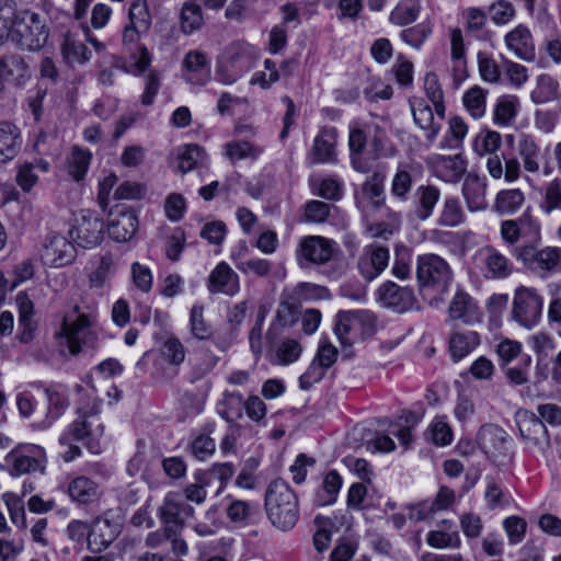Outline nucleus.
Wrapping results in <instances>:
<instances>
[{
	"instance_id": "4be33fe9",
	"label": "nucleus",
	"mask_w": 561,
	"mask_h": 561,
	"mask_svg": "<svg viewBox=\"0 0 561 561\" xmlns=\"http://www.w3.org/2000/svg\"><path fill=\"white\" fill-rule=\"evenodd\" d=\"M449 317L465 324H476L482 321L483 312L477 301L466 291L458 290L448 307Z\"/></svg>"
},
{
	"instance_id": "473e14b6",
	"label": "nucleus",
	"mask_w": 561,
	"mask_h": 561,
	"mask_svg": "<svg viewBox=\"0 0 561 561\" xmlns=\"http://www.w3.org/2000/svg\"><path fill=\"white\" fill-rule=\"evenodd\" d=\"M414 123L425 131L426 140L432 144L440 130V124L435 122L432 107L422 99L410 101Z\"/></svg>"
},
{
	"instance_id": "423d86ee",
	"label": "nucleus",
	"mask_w": 561,
	"mask_h": 561,
	"mask_svg": "<svg viewBox=\"0 0 561 561\" xmlns=\"http://www.w3.org/2000/svg\"><path fill=\"white\" fill-rule=\"evenodd\" d=\"M103 433L104 426L102 423H95L77 415V419L59 436V444L68 447V450L62 454V459L66 462L72 461L81 454L80 447L76 445L77 442L85 439L92 442L100 438Z\"/></svg>"
},
{
	"instance_id": "b1692460",
	"label": "nucleus",
	"mask_w": 561,
	"mask_h": 561,
	"mask_svg": "<svg viewBox=\"0 0 561 561\" xmlns=\"http://www.w3.org/2000/svg\"><path fill=\"white\" fill-rule=\"evenodd\" d=\"M505 45L516 58L533 61L536 57L535 43L529 28L523 24L517 25L504 37Z\"/></svg>"
},
{
	"instance_id": "393cba45",
	"label": "nucleus",
	"mask_w": 561,
	"mask_h": 561,
	"mask_svg": "<svg viewBox=\"0 0 561 561\" xmlns=\"http://www.w3.org/2000/svg\"><path fill=\"white\" fill-rule=\"evenodd\" d=\"M184 79L204 85L210 78V59L201 50H190L182 62Z\"/></svg>"
},
{
	"instance_id": "bf43d9fd",
	"label": "nucleus",
	"mask_w": 561,
	"mask_h": 561,
	"mask_svg": "<svg viewBox=\"0 0 561 561\" xmlns=\"http://www.w3.org/2000/svg\"><path fill=\"white\" fill-rule=\"evenodd\" d=\"M194 483H190L183 489V495L186 501L202 504L207 496L206 488L209 484L208 474L205 471H198L194 474Z\"/></svg>"
},
{
	"instance_id": "a18cd8bd",
	"label": "nucleus",
	"mask_w": 561,
	"mask_h": 561,
	"mask_svg": "<svg viewBox=\"0 0 561 561\" xmlns=\"http://www.w3.org/2000/svg\"><path fill=\"white\" fill-rule=\"evenodd\" d=\"M204 158V149L196 144L183 145L176 149L178 169L182 173H187L197 168Z\"/></svg>"
},
{
	"instance_id": "e2e57ef3",
	"label": "nucleus",
	"mask_w": 561,
	"mask_h": 561,
	"mask_svg": "<svg viewBox=\"0 0 561 561\" xmlns=\"http://www.w3.org/2000/svg\"><path fill=\"white\" fill-rule=\"evenodd\" d=\"M262 153V148L249 141H231L225 146V154L232 161L242 159H256Z\"/></svg>"
},
{
	"instance_id": "72a5a7b5",
	"label": "nucleus",
	"mask_w": 561,
	"mask_h": 561,
	"mask_svg": "<svg viewBox=\"0 0 561 561\" xmlns=\"http://www.w3.org/2000/svg\"><path fill=\"white\" fill-rule=\"evenodd\" d=\"M22 135L20 128L9 122H0V163L12 161L20 152Z\"/></svg>"
},
{
	"instance_id": "de8ad7c7",
	"label": "nucleus",
	"mask_w": 561,
	"mask_h": 561,
	"mask_svg": "<svg viewBox=\"0 0 561 561\" xmlns=\"http://www.w3.org/2000/svg\"><path fill=\"white\" fill-rule=\"evenodd\" d=\"M558 95L559 82L549 75H540L530 98L534 103L543 104L556 100Z\"/></svg>"
},
{
	"instance_id": "49530a36",
	"label": "nucleus",
	"mask_w": 561,
	"mask_h": 561,
	"mask_svg": "<svg viewBox=\"0 0 561 561\" xmlns=\"http://www.w3.org/2000/svg\"><path fill=\"white\" fill-rule=\"evenodd\" d=\"M244 399L237 391H225L219 404V413L227 422H236L243 416Z\"/></svg>"
},
{
	"instance_id": "6ab92c4d",
	"label": "nucleus",
	"mask_w": 561,
	"mask_h": 561,
	"mask_svg": "<svg viewBox=\"0 0 561 561\" xmlns=\"http://www.w3.org/2000/svg\"><path fill=\"white\" fill-rule=\"evenodd\" d=\"M47 407L44 412H37L42 420L35 424L37 428L49 427L57 419H59L69 405L67 390L61 385H53L44 390Z\"/></svg>"
},
{
	"instance_id": "a19ab883",
	"label": "nucleus",
	"mask_w": 561,
	"mask_h": 561,
	"mask_svg": "<svg viewBox=\"0 0 561 561\" xmlns=\"http://www.w3.org/2000/svg\"><path fill=\"white\" fill-rule=\"evenodd\" d=\"M76 389L78 392H83L77 405V415L101 423L99 414L101 413L102 399L98 397L95 388L83 389L82 386L77 385Z\"/></svg>"
},
{
	"instance_id": "79ce46f5",
	"label": "nucleus",
	"mask_w": 561,
	"mask_h": 561,
	"mask_svg": "<svg viewBox=\"0 0 561 561\" xmlns=\"http://www.w3.org/2000/svg\"><path fill=\"white\" fill-rule=\"evenodd\" d=\"M91 159L92 153L88 149H83L79 146L72 147L67 158L68 174L77 182L83 180L90 167Z\"/></svg>"
},
{
	"instance_id": "39448f33",
	"label": "nucleus",
	"mask_w": 561,
	"mask_h": 561,
	"mask_svg": "<svg viewBox=\"0 0 561 561\" xmlns=\"http://www.w3.org/2000/svg\"><path fill=\"white\" fill-rule=\"evenodd\" d=\"M515 255L528 270L547 277L561 273V248L522 245L515 249Z\"/></svg>"
},
{
	"instance_id": "8fccbe9b",
	"label": "nucleus",
	"mask_w": 561,
	"mask_h": 561,
	"mask_svg": "<svg viewBox=\"0 0 561 561\" xmlns=\"http://www.w3.org/2000/svg\"><path fill=\"white\" fill-rule=\"evenodd\" d=\"M202 8L193 2H185L180 14V25L184 34H192L203 25Z\"/></svg>"
},
{
	"instance_id": "603ef678",
	"label": "nucleus",
	"mask_w": 561,
	"mask_h": 561,
	"mask_svg": "<svg viewBox=\"0 0 561 561\" xmlns=\"http://www.w3.org/2000/svg\"><path fill=\"white\" fill-rule=\"evenodd\" d=\"M540 209L550 215L554 210H561V180L553 179L542 187Z\"/></svg>"
},
{
	"instance_id": "0e129e2a",
	"label": "nucleus",
	"mask_w": 561,
	"mask_h": 561,
	"mask_svg": "<svg viewBox=\"0 0 561 561\" xmlns=\"http://www.w3.org/2000/svg\"><path fill=\"white\" fill-rule=\"evenodd\" d=\"M114 273L113 255L106 253L99 259V263L89 276L90 286L101 288Z\"/></svg>"
},
{
	"instance_id": "9b49d317",
	"label": "nucleus",
	"mask_w": 561,
	"mask_h": 561,
	"mask_svg": "<svg viewBox=\"0 0 561 561\" xmlns=\"http://www.w3.org/2000/svg\"><path fill=\"white\" fill-rule=\"evenodd\" d=\"M516 422L527 448L543 453L550 446L546 425L535 413L520 411L516 414Z\"/></svg>"
},
{
	"instance_id": "5fc2aeb1",
	"label": "nucleus",
	"mask_w": 561,
	"mask_h": 561,
	"mask_svg": "<svg viewBox=\"0 0 561 561\" xmlns=\"http://www.w3.org/2000/svg\"><path fill=\"white\" fill-rule=\"evenodd\" d=\"M190 331L196 340H208L213 335L211 327L204 319V307L194 305L190 311Z\"/></svg>"
},
{
	"instance_id": "37998d69",
	"label": "nucleus",
	"mask_w": 561,
	"mask_h": 561,
	"mask_svg": "<svg viewBox=\"0 0 561 561\" xmlns=\"http://www.w3.org/2000/svg\"><path fill=\"white\" fill-rule=\"evenodd\" d=\"M524 202L525 195L519 188L502 190L496 194L494 210L500 215H513Z\"/></svg>"
},
{
	"instance_id": "ea45409f",
	"label": "nucleus",
	"mask_w": 561,
	"mask_h": 561,
	"mask_svg": "<svg viewBox=\"0 0 561 561\" xmlns=\"http://www.w3.org/2000/svg\"><path fill=\"white\" fill-rule=\"evenodd\" d=\"M61 54L65 61L70 66L85 64L91 57V53L83 42L77 39L71 32L64 36Z\"/></svg>"
},
{
	"instance_id": "20e7f679",
	"label": "nucleus",
	"mask_w": 561,
	"mask_h": 561,
	"mask_svg": "<svg viewBox=\"0 0 561 561\" xmlns=\"http://www.w3.org/2000/svg\"><path fill=\"white\" fill-rule=\"evenodd\" d=\"M416 278L424 294L430 290L446 293L453 280V272L443 257L427 253L417 256Z\"/></svg>"
},
{
	"instance_id": "f3484780",
	"label": "nucleus",
	"mask_w": 561,
	"mask_h": 561,
	"mask_svg": "<svg viewBox=\"0 0 561 561\" xmlns=\"http://www.w3.org/2000/svg\"><path fill=\"white\" fill-rule=\"evenodd\" d=\"M75 257V245L66 237L51 234L47 238L42 252V260L46 265L61 267L70 264Z\"/></svg>"
},
{
	"instance_id": "09e8293b",
	"label": "nucleus",
	"mask_w": 561,
	"mask_h": 561,
	"mask_svg": "<svg viewBox=\"0 0 561 561\" xmlns=\"http://www.w3.org/2000/svg\"><path fill=\"white\" fill-rule=\"evenodd\" d=\"M420 13L419 0H401L391 11L389 20L398 26L413 23Z\"/></svg>"
},
{
	"instance_id": "aec40b11",
	"label": "nucleus",
	"mask_w": 561,
	"mask_h": 561,
	"mask_svg": "<svg viewBox=\"0 0 561 561\" xmlns=\"http://www.w3.org/2000/svg\"><path fill=\"white\" fill-rule=\"evenodd\" d=\"M121 533V524L108 518L107 514L98 517L88 534V547L93 552H101L110 547Z\"/></svg>"
},
{
	"instance_id": "680f3d73",
	"label": "nucleus",
	"mask_w": 561,
	"mask_h": 561,
	"mask_svg": "<svg viewBox=\"0 0 561 561\" xmlns=\"http://www.w3.org/2000/svg\"><path fill=\"white\" fill-rule=\"evenodd\" d=\"M129 24L138 31H149L151 26V15L148 9L146 0H135L130 4L129 12Z\"/></svg>"
},
{
	"instance_id": "5701e85b",
	"label": "nucleus",
	"mask_w": 561,
	"mask_h": 561,
	"mask_svg": "<svg viewBox=\"0 0 561 561\" xmlns=\"http://www.w3.org/2000/svg\"><path fill=\"white\" fill-rule=\"evenodd\" d=\"M208 290L211 294L234 296L240 290L239 275L227 264L220 262L209 274Z\"/></svg>"
},
{
	"instance_id": "dca6fc26",
	"label": "nucleus",
	"mask_w": 561,
	"mask_h": 561,
	"mask_svg": "<svg viewBox=\"0 0 561 561\" xmlns=\"http://www.w3.org/2000/svg\"><path fill=\"white\" fill-rule=\"evenodd\" d=\"M30 78V66L21 55L7 54L0 57V92L8 85L22 88Z\"/></svg>"
},
{
	"instance_id": "2f4dec72",
	"label": "nucleus",
	"mask_w": 561,
	"mask_h": 561,
	"mask_svg": "<svg viewBox=\"0 0 561 561\" xmlns=\"http://www.w3.org/2000/svg\"><path fill=\"white\" fill-rule=\"evenodd\" d=\"M67 491L72 501L82 505L96 502L102 494L99 483L85 476L70 479Z\"/></svg>"
},
{
	"instance_id": "412c9836",
	"label": "nucleus",
	"mask_w": 561,
	"mask_h": 561,
	"mask_svg": "<svg viewBox=\"0 0 561 561\" xmlns=\"http://www.w3.org/2000/svg\"><path fill=\"white\" fill-rule=\"evenodd\" d=\"M337 142V130L335 127L325 126L320 129L313 140L308 156L311 164L331 163L336 160L335 146Z\"/></svg>"
},
{
	"instance_id": "c9c22d12",
	"label": "nucleus",
	"mask_w": 561,
	"mask_h": 561,
	"mask_svg": "<svg viewBox=\"0 0 561 561\" xmlns=\"http://www.w3.org/2000/svg\"><path fill=\"white\" fill-rule=\"evenodd\" d=\"M467 215L457 196H446L437 216V225L444 228H457L463 225Z\"/></svg>"
},
{
	"instance_id": "6e6552de",
	"label": "nucleus",
	"mask_w": 561,
	"mask_h": 561,
	"mask_svg": "<svg viewBox=\"0 0 561 561\" xmlns=\"http://www.w3.org/2000/svg\"><path fill=\"white\" fill-rule=\"evenodd\" d=\"M542 297L534 288H517L513 299V319L522 327L531 329L542 313Z\"/></svg>"
},
{
	"instance_id": "f257e3e1",
	"label": "nucleus",
	"mask_w": 561,
	"mask_h": 561,
	"mask_svg": "<svg viewBox=\"0 0 561 561\" xmlns=\"http://www.w3.org/2000/svg\"><path fill=\"white\" fill-rule=\"evenodd\" d=\"M48 36L49 31L39 14L18 11L14 0H0V45L11 39L22 49L38 50Z\"/></svg>"
},
{
	"instance_id": "c85d7f7f",
	"label": "nucleus",
	"mask_w": 561,
	"mask_h": 561,
	"mask_svg": "<svg viewBox=\"0 0 561 561\" xmlns=\"http://www.w3.org/2000/svg\"><path fill=\"white\" fill-rule=\"evenodd\" d=\"M147 31H138L133 25L127 24L123 32V45L133 54L135 59L134 73H144L151 62V57L148 49L145 46L137 47L138 41L141 35L146 34Z\"/></svg>"
},
{
	"instance_id": "a211bd4d",
	"label": "nucleus",
	"mask_w": 561,
	"mask_h": 561,
	"mask_svg": "<svg viewBox=\"0 0 561 561\" xmlns=\"http://www.w3.org/2000/svg\"><path fill=\"white\" fill-rule=\"evenodd\" d=\"M477 257L480 261L481 270L486 278H506L514 271L513 262L494 247L488 245L482 248Z\"/></svg>"
},
{
	"instance_id": "3c124183",
	"label": "nucleus",
	"mask_w": 561,
	"mask_h": 561,
	"mask_svg": "<svg viewBox=\"0 0 561 561\" xmlns=\"http://www.w3.org/2000/svg\"><path fill=\"white\" fill-rule=\"evenodd\" d=\"M424 91L428 100L433 103L434 110L440 118L445 115L444 92L434 72H427L424 78Z\"/></svg>"
},
{
	"instance_id": "13d9d810",
	"label": "nucleus",
	"mask_w": 561,
	"mask_h": 561,
	"mask_svg": "<svg viewBox=\"0 0 561 561\" xmlns=\"http://www.w3.org/2000/svg\"><path fill=\"white\" fill-rule=\"evenodd\" d=\"M2 500L10 514L11 522L20 529L26 528V516L22 496L14 492H5Z\"/></svg>"
},
{
	"instance_id": "7c9ffc66",
	"label": "nucleus",
	"mask_w": 561,
	"mask_h": 561,
	"mask_svg": "<svg viewBox=\"0 0 561 561\" xmlns=\"http://www.w3.org/2000/svg\"><path fill=\"white\" fill-rule=\"evenodd\" d=\"M507 439L506 432L495 424H484L477 433V444L488 456H495L504 450Z\"/></svg>"
},
{
	"instance_id": "4468645a",
	"label": "nucleus",
	"mask_w": 561,
	"mask_h": 561,
	"mask_svg": "<svg viewBox=\"0 0 561 561\" xmlns=\"http://www.w3.org/2000/svg\"><path fill=\"white\" fill-rule=\"evenodd\" d=\"M104 224L90 210H81L76 225L70 230L71 237L82 248H93L103 239Z\"/></svg>"
},
{
	"instance_id": "a878e982",
	"label": "nucleus",
	"mask_w": 561,
	"mask_h": 561,
	"mask_svg": "<svg viewBox=\"0 0 561 561\" xmlns=\"http://www.w3.org/2000/svg\"><path fill=\"white\" fill-rule=\"evenodd\" d=\"M112 218L107 225L111 239L117 242L129 241L138 230V217L131 209H121L111 213Z\"/></svg>"
},
{
	"instance_id": "338daca9",
	"label": "nucleus",
	"mask_w": 561,
	"mask_h": 561,
	"mask_svg": "<svg viewBox=\"0 0 561 561\" xmlns=\"http://www.w3.org/2000/svg\"><path fill=\"white\" fill-rule=\"evenodd\" d=\"M531 366V357L528 354L520 355L517 364L506 366L505 375L514 385H524L528 382L529 370Z\"/></svg>"
},
{
	"instance_id": "e433bc0d",
	"label": "nucleus",
	"mask_w": 561,
	"mask_h": 561,
	"mask_svg": "<svg viewBox=\"0 0 561 561\" xmlns=\"http://www.w3.org/2000/svg\"><path fill=\"white\" fill-rule=\"evenodd\" d=\"M480 344V336L476 331L454 332L449 337V353L454 362L468 356Z\"/></svg>"
},
{
	"instance_id": "cd10ccee",
	"label": "nucleus",
	"mask_w": 561,
	"mask_h": 561,
	"mask_svg": "<svg viewBox=\"0 0 561 561\" xmlns=\"http://www.w3.org/2000/svg\"><path fill=\"white\" fill-rule=\"evenodd\" d=\"M439 199L440 190L437 186L433 184L417 186L412 196L414 217L421 221L431 218Z\"/></svg>"
},
{
	"instance_id": "7ed1b4c3",
	"label": "nucleus",
	"mask_w": 561,
	"mask_h": 561,
	"mask_svg": "<svg viewBox=\"0 0 561 561\" xmlns=\"http://www.w3.org/2000/svg\"><path fill=\"white\" fill-rule=\"evenodd\" d=\"M265 510L271 523L280 530L291 529L299 519L298 499L287 482L276 479L265 493Z\"/></svg>"
},
{
	"instance_id": "4c0bfd02",
	"label": "nucleus",
	"mask_w": 561,
	"mask_h": 561,
	"mask_svg": "<svg viewBox=\"0 0 561 561\" xmlns=\"http://www.w3.org/2000/svg\"><path fill=\"white\" fill-rule=\"evenodd\" d=\"M517 150L523 161L524 170L528 173H538L543 154L534 138L527 135L522 136L518 140Z\"/></svg>"
},
{
	"instance_id": "6e6d98bb",
	"label": "nucleus",
	"mask_w": 561,
	"mask_h": 561,
	"mask_svg": "<svg viewBox=\"0 0 561 561\" xmlns=\"http://www.w3.org/2000/svg\"><path fill=\"white\" fill-rule=\"evenodd\" d=\"M413 185L411 172L405 168H399L391 181V195L401 201L407 202Z\"/></svg>"
},
{
	"instance_id": "9d476101",
	"label": "nucleus",
	"mask_w": 561,
	"mask_h": 561,
	"mask_svg": "<svg viewBox=\"0 0 561 561\" xmlns=\"http://www.w3.org/2000/svg\"><path fill=\"white\" fill-rule=\"evenodd\" d=\"M385 180L383 171H375L369 175L356 193V206L363 214L365 220H368L373 214L385 206Z\"/></svg>"
},
{
	"instance_id": "0eeeda50",
	"label": "nucleus",
	"mask_w": 561,
	"mask_h": 561,
	"mask_svg": "<svg viewBox=\"0 0 561 561\" xmlns=\"http://www.w3.org/2000/svg\"><path fill=\"white\" fill-rule=\"evenodd\" d=\"M11 476H22L34 472L44 473L47 463L46 451L38 445H19L4 458Z\"/></svg>"
},
{
	"instance_id": "ddd939ff",
	"label": "nucleus",
	"mask_w": 561,
	"mask_h": 561,
	"mask_svg": "<svg viewBox=\"0 0 561 561\" xmlns=\"http://www.w3.org/2000/svg\"><path fill=\"white\" fill-rule=\"evenodd\" d=\"M377 297L383 307L398 313L411 311L417 306V299L411 287L399 286L391 280L379 286Z\"/></svg>"
},
{
	"instance_id": "f8f14e48",
	"label": "nucleus",
	"mask_w": 561,
	"mask_h": 561,
	"mask_svg": "<svg viewBox=\"0 0 561 561\" xmlns=\"http://www.w3.org/2000/svg\"><path fill=\"white\" fill-rule=\"evenodd\" d=\"M376 318L367 310L339 311L335 316L334 333L343 346L353 344L352 333L358 325L375 330Z\"/></svg>"
},
{
	"instance_id": "774afa93",
	"label": "nucleus",
	"mask_w": 561,
	"mask_h": 561,
	"mask_svg": "<svg viewBox=\"0 0 561 561\" xmlns=\"http://www.w3.org/2000/svg\"><path fill=\"white\" fill-rule=\"evenodd\" d=\"M368 144L370 147V154L374 158H379L385 151V146L388 140L385 128L376 123H367Z\"/></svg>"
},
{
	"instance_id": "69168bd1",
	"label": "nucleus",
	"mask_w": 561,
	"mask_h": 561,
	"mask_svg": "<svg viewBox=\"0 0 561 561\" xmlns=\"http://www.w3.org/2000/svg\"><path fill=\"white\" fill-rule=\"evenodd\" d=\"M432 33V26L422 22L400 33L401 39L413 48L420 49Z\"/></svg>"
},
{
	"instance_id": "864d4df0",
	"label": "nucleus",
	"mask_w": 561,
	"mask_h": 561,
	"mask_svg": "<svg viewBox=\"0 0 561 561\" xmlns=\"http://www.w3.org/2000/svg\"><path fill=\"white\" fill-rule=\"evenodd\" d=\"M486 91L476 85L469 89L462 98L466 110L473 118H481L485 114L486 108Z\"/></svg>"
},
{
	"instance_id": "1a4fd4ad",
	"label": "nucleus",
	"mask_w": 561,
	"mask_h": 561,
	"mask_svg": "<svg viewBox=\"0 0 561 561\" xmlns=\"http://www.w3.org/2000/svg\"><path fill=\"white\" fill-rule=\"evenodd\" d=\"M337 250L335 241L321 236L304 237L296 251L301 267L324 265L331 261Z\"/></svg>"
},
{
	"instance_id": "f03ea898",
	"label": "nucleus",
	"mask_w": 561,
	"mask_h": 561,
	"mask_svg": "<svg viewBox=\"0 0 561 561\" xmlns=\"http://www.w3.org/2000/svg\"><path fill=\"white\" fill-rule=\"evenodd\" d=\"M96 322L93 310L75 305L65 313L61 328L55 335L60 340L61 347L67 348L71 356H77L81 352L98 347Z\"/></svg>"
},
{
	"instance_id": "c03bdc74",
	"label": "nucleus",
	"mask_w": 561,
	"mask_h": 561,
	"mask_svg": "<svg viewBox=\"0 0 561 561\" xmlns=\"http://www.w3.org/2000/svg\"><path fill=\"white\" fill-rule=\"evenodd\" d=\"M519 107L518 99L514 95L501 96L493 111V122L497 126H510L516 115Z\"/></svg>"
},
{
	"instance_id": "bb28decb",
	"label": "nucleus",
	"mask_w": 561,
	"mask_h": 561,
	"mask_svg": "<svg viewBox=\"0 0 561 561\" xmlns=\"http://www.w3.org/2000/svg\"><path fill=\"white\" fill-rule=\"evenodd\" d=\"M488 181L484 176L468 174L463 181L461 193L469 211H481L488 208Z\"/></svg>"
},
{
	"instance_id": "f704fd0d",
	"label": "nucleus",
	"mask_w": 561,
	"mask_h": 561,
	"mask_svg": "<svg viewBox=\"0 0 561 561\" xmlns=\"http://www.w3.org/2000/svg\"><path fill=\"white\" fill-rule=\"evenodd\" d=\"M435 170L437 178L446 183L458 182L467 171V162L461 154L437 156Z\"/></svg>"
},
{
	"instance_id": "58836bf2",
	"label": "nucleus",
	"mask_w": 561,
	"mask_h": 561,
	"mask_svg": "<svg viewBox=\"0 0 561 561\" xmlns=\"http://www.w3.org/2000/svg\"><path fill=\"white\" fill-rule=\"evenodd\" d=\"M342 483L341 476L335 470H330L324 476L321 488L314 493L313 504L319 507L334 504Z\"/></svg>"
},
{
	"instance_id": "4d7b16f0",
	"label": "nucleus",
	"mask_w": 561,
	"mask_h": 561,
	"mask_svg": "<svg viewBox=\"0 0 561 561\" xmlns=\"http://www.w3.org/2000/svg\"><path fill=\"white\" fill-rule=\"evenodd\" d=\"M501 134L494 130H484L477 135L473 150L479 156L494 154L501 148Z\"/></svg>"
},
{
	"instance_id": "2eb2a0df",
	"label": "nucleus",
	"mask_w": 561,
	"mask_h": 561,
	"mask_svg": "<svg viewBox=\"0 0 561 561\" xmlns=\"http://www.w3.org/2000/svg\"><path fill=\"white\" fill-rule=\"evenodd\" d=\"M389 250L378 243H371L363 248L357 261V270L367 282L376 279L389 264Z\"/></svg>"
},
{
	"instance_id": "052dcab7",
	"label": "nucleus",
	"mask_w": 561,
	"mask_h": 561,
	"mask_svg": "<svg viewBox=\"0 0 561 561\" xmlns=\"http://www.w3.org/2000/svg\"><path fill=\"white\" fill-rule=\"evenodd\" d=\"M187 449L194 458L205 460L215 453L216 443L208 434L198 433L193 436Z\"/></svg>"
},
{
	"instance_id": "c756f323",
	"label": "nucleus",
	"mask_w": 561,
	"mask_h": 561,
	"mask_svg": "<svg viewBox=\"0 0 561 561\" xmlns=\"http://www.w3.org/2000/svg\"><path fill=\"white\" fill-rule=\"evenodd\" d=\"M194 508L187 504L178 493H168L159 507L161 522H175L185 524L194 517Z\"/></svg>"
}]
</instances>
